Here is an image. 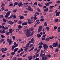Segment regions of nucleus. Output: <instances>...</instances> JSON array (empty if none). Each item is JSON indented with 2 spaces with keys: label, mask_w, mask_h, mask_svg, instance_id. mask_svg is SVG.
<instances>
[{
  "label": "nucleus",
  "mask_w": 60,
  "mask_h": 60,
  "mask_svg": "<svg viewBox=\"0 0 60 60\" xmlns=\"http://www.w3.org/2000/svg\"><path fill=\"white\" fill-rule=\"evenodd\" d=\"M26 9L28 11H33V9H32V8L30 6H29L28 8H26Z\"/></svg>",
  "instance_id": "4"
},
{
  "label": "nucleus",
  "mask_w": 60,
  "mask_h": 60,
  "mask_svg": "<svg viewBox=\"0 0 60 60\" xmlns=\"http://www.w3.org/2000/svg\"><path fill=\"white\" fill-rule=\"evenodd\" d=\"M1 10L2 11H3L4 10V7H3L1 8Z\"/></svg>",
  "instance_id": "63"
},
{
  "label": "nucleus",
  "mask_w": 60,
  "mask_h": 60,
  "mask_svg": "<svg viewBox=\"0 0 60 60\" xmlns=\"http://www.w3.org/2000/svg\"><path fill=\"white\" fill-rule=\"evenodd\" d=\"M44 25L45 26H47V22H45Z\"/></svg>",
  "instance_id": "57"
},
{
  "label": "nucleus",
  "mask_w": 60,
  "mask_h": 60,
  "mask_svg": "<svg viewBox=\"0 0 60 60\" xmlns=\"http://www.w3.org/2000/svg\"><path fill=\"white\" fill-rule=\"evenodd\" d=\"M46 29L48 31H49V27H46Z\"/></svg>",
  "instance_id": "34"
},
{
  "label": "nucleus",
  "mask_w": 60,
  "mask_h": 60,
  "mask_svg": "<svg viewBox=\"0 0 60 60\" xmlns=\"http://www.w3.org/2000/svg\"><path fill=\"white\" fill-rule=\"evenodd\" d=\"M35 13H36V14H37V15H39V12H36Z\"/></svg>",
  "instance_id": "59"
},
{
  "label": "nucleus",
  "mask_w": 60,
  "mask_h": 60,
  "mask_svg": "<svg viewBox=\"0 0 60 60\" xmlns=\"http://www.w3.org/2000/svg\"><path fill=\"white\" fill-rule=\"evenodd\" d=\"M19 50H20L21 52L23 50V49L21 48L20 49H19Z\"/></svg>",
  "instance_id": "58"
},
{
  "label": "nucleus",
  "mask_w": 60,
  "mask_h": 60,
  "mask_svg": "<svg viewBox=\"0 0 60 60\" xmlns=\"http://www.w3.org/2000/svg\"><path fill=\"white\" fill-rule=\"evenodd\" d=\"M49 40H50V39L49 38H46L45 40V41H49Z\"/></svg>",
  "instance_id": "26"
},
{
  "label": "nucleus",
  "mask_w": 60,
  "mask_h": 60,
  "mask_svg": "<svg viewBox=\"0 0 60 60\" xmlns=\"http://www.w3.org/2000/svg\"><path fill=\"white\" fill-rule=\"evenodd\" d=\"M45 4L46 6L48 7L49 5V4L48 3H45Z\"/></svg>",
  "instance_id": "30"
},
{
  "label": "nucleus",
  "mask_w": 60,
  "mask_h": 60,
  "mask_svg": "<svg viewBox=\"0 0 60 60\" xmlns=\"http://www.w3.org/2000/svg\"><path fill=\"white\" fill-rule=\"evenodd\" d=\"M33 44H31L30 45V46H29V47H30V48H32L33 47Z\"/></svg>",
  "instance_id": "41"
},
{
  "label": "nucleus",
  "mask_w": 60,
  "mask_h": 60,
  "mask_svg": "<svg viewBox=\"0 0 60 60\" xmlns=\"http://www.w3.org/2000/svg\"><path fill=\"white\" fill-rule=\"evenodd\" d=\"M54 29L55 30H56V29H57V27H56V26H55L54 27Z\"/></svg>",
  "instance_id": "56"
},
{
  "label": "nucleus",
  "mask_w": 60,
  "mask_h": 60,
  "mask_svg": "<svg viewBox=\"0 0 60 60\" xmlns=\"http://www.w3.org/2000/svg\"><path fill=\"white\" fill-rule=\"evenodd\" d=\"M12 38L14 40H15L16 38V37L14 36H13Z\"/></svg>",
  "instance_id": "52"
},
{
  "label": "nucleus",
  "mask_w": 60,
  "mask_h": 60,
  "mask_svg": "<svg viewBox=\"0 0 60 60\" xmlns=\"http://www.w3.org/2000/svg\"><path fill=\"white\" fill-rule=\"evenodd\" d=\"M32 58H33V56H28V58H29V60H31V59H32Z\"/></svg>",
  "instance_id": "16"
},
{
  "label": "nucleus",
  "mask_w": 60,
  "mask_h": 60,
  "mask_svg": "<svg viewBox=\"0 0 60 60\" xmlns=\"http://www.w3.org/2000/svg\"><path fill=\"white\" fill-rule=\"evenodd\" d=\"M1 38H3L5 37V36H4V35H1Z\"/></svg>",
  "instance_id": "53"
},
{
  "label": "nucleus",
  "mask_w": 60,
  "mask_h": 60,
  "mask_svg": "<svg viewBox=\"0 0 60 60\" xmlns=\"http://www.w3.org/2000/svg\"><path fill=\"white\" fill-rule=\"evenodd\" d=\"M44 21V19H40V21L41 22H43Z\"/></svg>",
  "instance_id": "44"
},
{
  "label": "nucleus",
  "mask_w": 60,
  "mask_h": 60,
  "mask_svg": "<svg viewBox=\"0 0 60 60\" xmlns=\"http://www.w3.org/2000/svg\"><path fill=\"white\" fill-rule=\"evenodd\" d=\"M13 31H14V30H13L12 29H9V32L10 33H12V32H13Z\"/></svg>",
  "instance_id": "14"
},
{
  "label": "nucleus",
  "mask_w": 60,
  "mask_h": 60,
  "mask_svg": "<svg viewBox=\"0 0 60 60\" xmlns=\"http://www.w3.org/2000/svg\"><path fill=\"white\" fill-rule=\"evenodd\" d=\"M34 41V39L33 38H32L31 39V42L32 43H33L34 44V43H33Z\"/></svg>",
  "instance_id": "22"
},
{
  "label": "nucleus",
  "mask_w": 60,
  "mask_h": 60,
  "mask_svg": "<svg viewBox=\"0 0 60 60\" xmlns=\"http://www.w3.org/2000/svg\"><path fill=\"white\" fill-rule=\"evenodd\" d=\"M46 39L45 38H42V41H45V40Z\"/></svg>",
  "instance_id": "61"
},
{
  "label": "nucleus",
  "mask_w": 60,
  "mask_h": 60,
  "mask_svg": "<svg viewBox=\"0 0 60 60\" xmlns=\"http://www.w3.org/2000/svg\"><path fill=\"white\" fill-rule=\"evenodd\" d=\"M39 45H43V43L41 41L40 43L39 44Z\"/></svg>",
  "instance_id": "42"
},
{
  "label": "nucleus",
  "mask_w": 60,
  "mask_h": 60,
  "mask_svg": "<svg viewBox=\"0 0 60 60\" xmlns=\"http://www.w3.org/2000/svg\"><path fill=\"white\" fill-rule=\"evenodd\" d=\"M8 29V27H4V30H7V29Z\"/></svg>",
  "instance_id": "49"
},
{
  "label": "nucleus",
  "mask_w": 60,
  "mask_h": 60,
  "mask_svg": "<svg viewBox=\"0 0 60 60\" xmlns=\"http://www.w3.org/2000/svg\"><path fill=\"white\" fill-rule=\"evenodd\" d=\"M21 23H22V22H21V21H19V24H21Z\"/></svg>",
  "instance_id": "62"
},
{
  "label": "nucleus",
  "mask_w": 60,
  "mask_h": 60,
  "mask_svg": "<svg viewBox=\"0 0 60 60\" xmlns=\"http://www.w3.org/2000/svg\"><path fill=\"white\" fill-rule=\"evenodd\" d=\"M38 5L40 7H42L43 6L41 4H38Z\"/></svg>",
  "instance_id": "36"
},
{
  "label": "nucleus",
  "mask_w": 60,
  "mask_h": 60,
  "mask_svg": "<svg viewBox=\"0 0 60 60\" xmlns=\"http://www.w3.org/2000/svg\"><path fill=\"white\" fill-rule=\"evenodd\" d=\"M24 18V17L23 16H21L20 17V19H23Z\"/></svg>",
  "instance_id": "37"
},
{
  "label": "nucleus",
  "mask_w": 60,
  "mask_h": 60,
  "mask_svg": "<svg viewBox=\"0 0 60 60\" xmlns=\"http://www.w3.org/2000/svg\"><path fill=\"white\" fill-rule=\"evenodd\" d=\"M19 49V48H15V49H14V52H16Z\"/></svg>",
  "instance_id": "15"
},
{
  "label": "nucleus",
  "mask_w": 60,
  "mask_h": 60,
  "mask_svg": "<svg viewBox=\"0 0 60 60\" xmlns=\"http://www.w3.org/2000/svg\"><path fill=\"white\" fill-rule=\"evenodd\" d=\"M12 17L13 19H15L16 18V16L15 15L12 14L8 18V19H11Z\"/></svg>",
  "instance_id": "8"
},
{
  "label": "nucleus",
  "mask_w": 60,
  "mask_h": 60,
  "mask_svg": "<svg viewBox=\"0 0 60 60\" xmlns=\"http://www.w3.org/2000/svg\"><path fill=\"white\" fill-rule=\"evenodd\" d=\"M18 6L19 7H20V6L22 7L23 6V4L22 3V2H20V3H19L18 4Z\"/></svg>",
  "instance_id": "10"
},
{
  "label": "nucleus",
  "mask_w": 60,
  "mask_h": 60,
  "mask_svg": "<svg viewBox=\"0 0 60 60\" xmlns=\"http://www.w3.org/2000/svg\"><path fill=\"white\" fill-rule=\"evenodd\" d=\"M13 5V4L12 3L11 4L9 5V6H12Z\"/></svg>",
  "instance_id": "55"
},
{
  "label": "nucleus",
  "mask_w": 60,
  "mask_h": 60,
  "mask_svg": "<svg viewBox=\"0 0 60 60\" xmlns=\"http://www.w3.org/2000/svg\"><path fill=\"white\" fill-rule=\"evenodd\" d=\"M34 49V47H33L31 49H30L29 51V52H30L31 51V50H33V49Z\"/></svg>",
  "instance_id": "27"
},
{
  "label": "nucleus",
  "mask_w": 60,
  "mask_h": 60,
  "mask_svg": "<svg viewBox=\"0 0 60 60\" xmlns=\"http://www.w3.org/2000/svg\"><path fill=\"white\" fill-rule=\"evenodd\" d=\"M39 47L40 49H41L42 48V46L41 45H40L39 46Z\"/></svg>",
  "instance_id": "54"
},
{
  "label": "nucleus",
  "mask_w": 60,
  "mask_h": 60,
  "mask_svg": "<svg viewBox=\"0 0 60 60\" xmlns=\"http://www.w3.org/2000/svg\"><path fill=\"white\" fill-rule=\"evenodd\" d=\"M58 41L56 42V43H53L52 45V46H53V47H56L58 44Z\"/></svg>",
  "instance_id": "5"
},
{
  "label": "nucleus",
  "mask_w": 60,
  "mask_h": 60,
  "mask_svg": "<svg viewBox=\"0 0 60 60\" xmlns=\"http://www.w3.org/2000/svg\"><path fill=\"white\" fill-rule=\"evenodd\" d=\"M27 49H28V48L26 47V48L24 50L25 51H26Z\"/></svg>",
  "instance_id": "48"
},
{
  "label": "nucleus",
  "mask_w": 60,
  "mask_h": 60,
  "mask_svg": "<svg viewBox=\"0 0 60 60\" xmlns=\"http://www.w3.org/2000/svg\"><path fill=\"white\" fill-rule=\"evenodd\" d=\"M3 20L4 22H6L7 20L4 19H3Z\"/></svg>",
  "instance_id": "45"
},
{
  "label": "nucleus",
  "mask_w": 60,
  "mask_h": 60,
  "mask_svg": "<svg viewBox=\"0 0 60 60\" xmlns=\"http://www.w3.org/2000/svg\"><path fill=\"white\" fill-rule=\"evenodd\" d=\"M2 5L1 6V7H3V6H5V5L4 3H2Z\"/></svg>",
  "instance_id": "23"
},
{
  "label": "nucleus",
  "mask_w": 60,
  "mask_h": 60,
  "mask_svg": "<svg viewBox=\"0 0 60 60\" xmlns=\"http://www.w3.org/2000/svg\"><path fill=\"white\" fill-rule=\"evenodd\" d=\"M1 28H2V29H4V26H1Z\"/></svg>",
  "instance_id": "60"
},
{
  "label": "nucleus",
  "mask_w": 60,
  "mask_h": 60,
  "mask_svg": "<svg viewBox=\"0 0 60 60\" xmlns=\"http://www.w3.org/2000/svg\"><path fill=\"white\" fill-rule=\"evenodd\" d=\"M7 41L8 42H9V45H11V44L12 43V39H7Z\"/></svg>",
  "instance_id": "6"
},
{
  "label": "nucleus",
  "mask_w": 60,
  "mask_h": 60,
  "mask_svg": "<svg viewBox=\"0 0 60 60\" xmlns=\"http://www.w3.org/2000/svg\"><path fill=\"white\" fill-rule=\"evenodd\" d=\"M49 47L51 48V49H54V48H53V46L51 45H50L49 46Z\"/></svg>",
  "instance_id": "35"
},
{
  "label": "nucleus",
  "mask_w": 60,
  "mask_h": 60,
  "mask_svg": "<svg viewBox=\"0 0 60 60\" xmlns=\"http://www.w3.org/2000/svg\"><path fill=\"white\" fill-rule=\"evenodd\" d=\"M8 22L9 25H12V24H13L14 23V22H13L12 21H11V20L9 21H8Z\"/></svg>",
  "instance_id": "11"
},
{
  "label": "nucleus",
  "mask_w": 60,
  "mask_h": 60,
  "mask_svg": "<svg viewBox=\"0 0 60 60\" xmlns=\"http://www.w3.org/2000/svg\"><path fill=\"white\" fill-rule=\"evenodd\" d=\"M60 11L59 12H57L56 13V16H58L59 15V14H60Z\"/></svg>",
  "instance_id": "19"
},
{
  "label": "nucleus",
  "mask_w": 60,
  "mask_h": 60,
  "mask_svg": "<svg viewBox=\"0 0 60 60\" xmlns=\"http://www.w3.org/2000/svg\"><path fill=\"white\" fill-rule=\"evenodd\" d=\"M54 7V6H51L49 7V9H53V7Z\"/></svg>",
  "instance_id": "25"
},
{
  "label": "nucleus",
  "mask_w": 60,
  "mask_h": 60,
  "mask_svg": "<svg viewBox=\"0 0 60 60\" xmlns=\"http://www.w3.org/2000/svg\"><path fill=\"white\" fill-rule=\"evenodd\" d=\"M37 2H36L35 3H34V5H36L37 4Z\"/></svg>",
  "instance_id": "40"
},
{
  "label": "nucleus",
  "mask_w": 60,
  "mask_h": 60,
  "mask_svg": "<svg viewBox=\"0 0 60 60\" xmlns=\"http://www.w3.org/2000/svg\"><path fill=\"white\" fill-rule=\"evenodd\" d=\"M18 4V3L17 2H15L14 4V6H15V5H16Z\"/></svg>",
  "instance_id": "31"
},
{
  "label": "nucleus",
  "mask_w": 60,
  "mask_h": 60,
  "mask_svg": "<svg viewBox=\"0 0 60 60\" xmlns=\"http://www.w3.org/2000/svg\"><path fill=\"white\" fill-rule=\"evenodd\" d=\"M40 52V56H41V57H42V59H44V56H45V54H43L42 55V53H43V51L42 50H41Z\"/></svg>",
  "instance_id": "3"
},
{
  "label": "nucleus",
  "mask_w": 60,
  "mask_h": 60,
  "mask_svg": "<svg viewBox=\"0 0 60 60\" xmlns=\"http://www.w3.org/2000/svg\"><path fill=\"white\" fill-rule=\"evenodd\" d=\"M0 50L1 51H2V52H3L4 53H5V54L6 53V52L4 51V48H2Z\"/></svg>",
  "instance_id": "12"
},
{
  "label": "nucleus",
  "mask_w": 60,
  "mask_h": 60,
  "mask_svg": "<svg viewBox=\"0 0 60 60\" xmlns=\"http://www.w3.org/2000/svg\"><path fill=\"white\" fill-rule=\"evenodd\" d=\"M10 33L9 32H7L6 33V35H9V34H10Z\"/></svg>",
  "instance_id": "39"
},
{
  "label": "nucleus",
  "mask_w": 60,
  "mask_h": 60,
  "mask_svg": "<svg viewBox=\"0 0 60 60\" xmlns=\"http://www.w3.org/2000/svg\"><path fill=\"white\" fill-rule=\"evenodd\" d=\"M16 46L15 45H13L12 46V48L11 49L12 50H14V49L15 48H16Z\"/></svg>",
  "instance_id": "18"
},
{
  "label": "nucleus",
  "mask_w": 60,
  "mask_h": 60,
  "mask_svg": "<svg viewBox=\"0 0 60 60\" xmlns=\"http://www.w3.org/2000/svg\"><path fill=\"white\" fill-rule=\"evenodd\" d=\"M18 28L19 29H20V28H22V26L21 25L18 26Z\"/></svg>",
  "instance_id": "28"
},
{
  "label": "nucleus",
  "mask_w": 60,
  "mask_h": 60,
  "mask_svg": "<svg viewBox=\"0 0 60 60\" xmlns=\"http://www.w3.org/2000/svg\"><path fill=\"white\" fill-rule=\"evenodd\" d=\"M34 60H39V58H36Z\"/></svg>",
  "instance_id": "64"
},
{
  "label": "nucleus",
  "mask_w": 60,
  "mask_h": 60,
  "mask_svg": "<svg viewBox=\"0 0 60 60\" xmlns=\"http://www.w3.org/2000/svg\"><path fill=\"white\" fill-rule=\"evenodd\" d=\"M5 32V30H4L2 31L1 34H3V33H4Z\"/></svg>",
  "instance_id": "32"
},
{
  "label": "nucleus",
  "mask_w": 60,
  "mask_h": 60,
  "mask_svg": "<svg viewBox=\"0 0 60 60\" xmlns=\"http://www.w3.org/2000/svg\"><path fill=\"white\" fill-rule=\"evenodd\" d=\"M28 24H31L32 23V21L30 19H28Z\"/></svg>",
  "instance_id": "13"
},
{
  "label": "nucleus",
  "mask_w": 60,
  "mask_h": 60,
  "mask_svg": "<svg viewBox=\"0 0 60 60\" xmlns=\"http://www.w3.org/2000/svg\"><path fill=\"white\" fill-rule=\"evenodd\" d=\"M33 30V28L32 27L30 28L29 30H26L25 31V34L27 37L31 36L34 34V31Z\"/></svg>",
  "instance_id": "1"
},
{
  "label": "nucleus",
  "mask_w": 60,
  "mask_h": 60,
  "mask_svg": "<svg viewBox=\"0 0 60 60\" xmlns=\"http://www.w3.org/2000/svg\"><path fill=\"white\" fill-rule=\"evenodd\" d=\"M37 10L38 12H40L41 11V10L39 8H37Z\"/></svg>",
  "instance_id": "46"
},
{
  "label": "nucleus",
  "mask_w": 60,
  "mask_h": 60,
  "mask_svg": "<svg viewBox=\"0 0 60 60\" xmlns=\"http://www.w3.org/2000/svg\"><path fill=\"white\" fill-rule=\"evenodd\" d=\"M29 45H30V44H27L26 45V48H28L29 47L28 46H29Z\"/></svg>",
  "instance_id": "24"
},
{
  "label": "nucleus",
  "mask_w": 60,
  "mask_h": 60,
  "mask_svg": "<svg viewBox=\"0 0 60 60\" xmlns=\"http://www.w3.org/2000/svg\"><path fill=\"white\" fill-rule=\"evenodd\" d=\"M43 47H44L45 49L47 50L48 48V46L47 44H43Z\"/></svg>",
  "instance_id": "7"
},
{
  "label": "nucleus",
  "mask_w": 60,
  "mask_h": 60,
  "mask_svg": "<svg viewBox=\"0 0 60 60\" xmlns=\"http://www.w3.org/2000/svg\"><path fill=\"white\" fill-rule=\"evenodd\" d=\"M4 41V40L3 39H2L0 40V42L2 43V42H3Z\"/></svg>",
  "instance_id": "51"
},
{
  "label": "nucleus",
  "mask_w": 60,
  "mask_h": 60,
  "mask_svg": "<svg viewBox=\"0 0 60 60\" xmlns=\"http://www.w3.org/2000/svg\"><path fill=\"white\" fill-rule=\"evenodd\" d=\"M37 19V17H34V21H35V20H36V19Z\"/></svg>",
  "instance_id": "50"
},
{
  "label": "nucleus",
  "mask_w": 60,
  "mask_h": 60,
  "mask_svg": "<svg viewBox=\"0 0 60 60\" xmlns=\"http://www.w3.org/2000/svg\"><path fill=\"white\" fill-rule=\"evenodd\" d=\"M11 55H15V53L14 52H13L11 53Z\"/></svg>",
  "instance_id": "43"
},
{
  "label": "nucleus",
  "mask_w": 60,
  "mask_h": 60,
  "mask_svg": "<svg viewBox=\"0 0 60 60\" xmlns=\"http://www.w3.org/2000/svg\"><path fill=\"white\" fill-rule=\"evenodd\" d=\"M54 36H52V37H49V38L50 39H53V38H54Z\"/></svg>",
  "instance_id": "47"
},
{
  "label": "nucleus",
  "mask_w": 60,
  "mask_h": 60,
  "mask_svg": "<svg viewBox=\"0 0 60 60\" xmlns=\"http://www.w3.org/2000/svg\"><path fill=\"white\" fill-rule=\"evenodd\" d=\"M59 51V50H58V49L57 48L56 49L55 51V52H58Z\"/></svg>",
  "instance_id": "33"
},
{
  "label": "nucleus",
  "mask_w": 60,
  "mask_h": 60,
  "mask_svg": "<svg viewBox=\"0 0 60 60\" xmlns=\"http://www.w3.org/2000/svg\"><path fill=\"white\" fill-rule=\"evenodd\" d=\"M49 10V9L48 8H46L45 9H44V11H47Z\"/></svg>",
  "instance_id": "21"
},
{
  "label": "nucleus",
  "mask_w": 60,
  "mask_h": 60,
  "mask_svg": "<svg viewBox=\"0 0 60 60\" xmlns=\"http://www.w3.org/2000/svg\"><path fill=\"white\" fill-rule=\"evenodd\" d=\"M42 26H41L39 27V28L38 30L39 33L40 32V31H41V30H42Z\"/></svg>",
  "instance_id": "9"
},
{
  "label": "nucleus",
  "mask_w": 60,
  "mask_h": 60,
  "mask_svg": "<svg viewBox=\"0 0 60 60\" xmlns=\"http://www.w3.org/2000/svg\"><path fill=\"white\" fill-rule=\"evenodd\" d=\"M58 21V19H56L54 21V22H57Z\"/></svg>",
  "instance_id": "20"
},
{
  "label": "nucleus",
  "mask_w": 60,
  "mask_h": 60,
  "mask_svg": "<svg viewBox=\"0 0 60 60\" xmlns=\"http://www.w3.org/2000/svg\"><path fill=\"white\" fill-rule=\"evenodd\" d=\"M37 35V37H38V38H40V37H41V35H40L39 34H38Z\"/></svg>",
  "instance_id": "17"
},
{
  "label": "nucleus",
  "mask_w": 60,
  "mask_h": 60,
  "mask_svg": "<svg viewBox=\"0 0 60 60\" xmlns=\"http://www.w3.org/2000/svg\"><path fill=\"white\" fill-rule=\"evenodd\" d=\"M11 13V11H9L6 13L5 16V18L6 19H8V16H9Z\"/></svg>",
  "instance_id": "2"
},
{
  "label": "nucleus",
  "mask_w": 60,
  "mask_h": 60,
  "mask_svg": "<svg viewBox=\"0 0 60 60\" xmlns=\"http://www.w3.org/2000/svg\"><path fill=\"white\" fill-rule=\"evenodd\" d=\"M14 45H15V46H18V44H16V42H14Z\"/></svg>",
  "instance_id": "29"
},
{
  "label": "nucleus",
  "mask_w": 60,
  "mask_h": 60,
  "mask_svg": "<svg viewBox=\"0 0 60 60\" xmlns=\"http://www.w3.org/2000/svg\"><path fill=\"white\" fill-rule=\"evenodd\" d=\"M40 50H41V49H38L37 51V53H36V54H37L38 53H39V52H40Z\"/></svg>",
  "instance_id": "38"
}]
</instances>
